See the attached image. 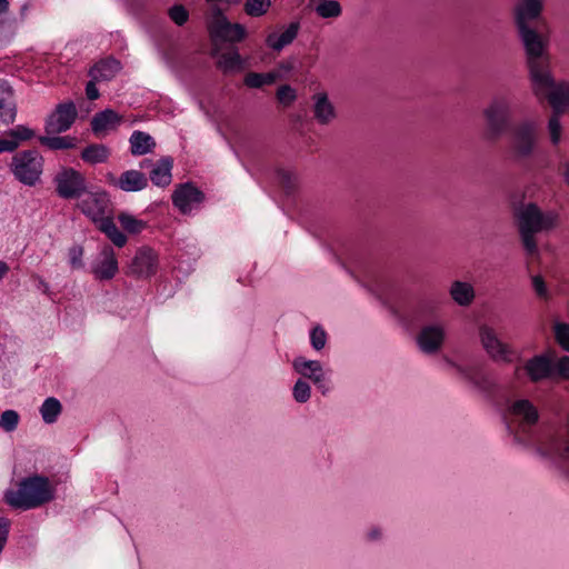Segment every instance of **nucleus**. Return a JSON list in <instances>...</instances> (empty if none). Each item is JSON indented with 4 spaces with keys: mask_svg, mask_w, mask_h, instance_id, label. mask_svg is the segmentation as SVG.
Masks as SVG:
<instances>
[{
    "mask_svg": "<svg viewBox=\"0 0 569 569\" xmlns=\"http://www.w3.org/2000/svg\"><path fill=\"white\" fill-rule=\"evenodd\" d=\"M110 157V149L102 143H91L81 151V159L89 164L104 163Z\"/></svg>",
    "mask_w": 569,
    "mask_h": 569,
    "instance_id": "32",
    "label": "nucleus"
},
{
    "mask_svg": "<svg viewBox=\"0 0 569 569\" xmlns=\"http://www.w3.org/2000/svg\"><path fill=\"white\" fill-rule=\"evenodd\" d=\"M18 148V141L10 139H0V152H11Z\"/></svg>",
    "mask_w": 569,
    "mask_h": 569,
    "instance_id": "52",
    "label": "nucleus"
},
{
    "mask_svg": "<svg viewBox=\"0 0 569 569\" xmlns=\"http://www.w3.org/2000/svg\"><path fill=\"white\" fill-rule=\"evenodd\" d=\"M57 194L61 199H80L87 193V179L83 173L71 167H61L53 177Z\"/></svg>",
    "mask_w": 569,
    "mask_h": 569,
    "instance_id": "11",
    "label": "nucleus"
},
{
    "mask_svg": "<svg viewBox=\"0 0 569 569\" xmlns=\"http://www.w3.org/2000/svg\"><path fill=\"white\" fill-rule=\"evenodd\" d=\"M19 419V413L16 410H6L0 417V428L6 432H12L17 429Z\"/></svg>",
    "mask_w": 569,
    "mask_h": 569,
    "instance_id": "41",
    "label": "nucleus"
},
{
    "mask_svg": "<svg viewBox=\"0 0 569 569\" xmlns=\"http://www.w3.org/2000/svg\"><path fill=\"white\" fill-rule=\"evenodd\" d=\"M172 166L173 159L171 157H162L150 171L151 182L158 187L169 186L172 178Z\"/></svg>",
    "mask_w": 569,
    "mask_h": 569,
    "instance_id": "28",
    "label": "nucleus"
},
{
    "mask_svg": "<svg viewBox=\"0 0 569 569\" xmlns=\"http://www.w3.org/2000/svg\"><path fill=\"white\" fill-rule=\"evenodd\" d=\"M557 172L569 189V158L563 157L559 160Z\"/></svg>",
    "mask_w": 569,
    "mask_h": 569,
    "instance_id": "51",
    "label": "nucleus"
},
{
    "mask_svg": "<svg viewBox=\"0 0 569 569\" xmlns=\"http://www.w3.org/2000/svg\"><path fill=\"white\" fill-rule=\"evenodd\" d=\"M446 338L445 329L441 325L433 323L421 328L417 336V345L421 352L426 355L437 353Z\"/></svg>",
    "mask_w": 569,
    "mask_h": 569,
    "instance_id": "14",
    "label": "nucleus"
},
{
    "mask_svg": "<svg viewBox=\"0 0 569 569\" xmlns=\"http://www.w3.org/2000/svg\"><path fill=\"white\" fill-rule=\"evenodd\" d=\"M77 203L78 209L93 221L112 243L119 248L127 243V236L116 226L109 194L103 190L88 191Z\"/></svg>",
    "mask_w": 569,
    "mask_h": 569,
    "instance_id": "3",
    "label": "nucleus"
},
{
    "mask_svg": "<svg viewBox=\"0 0 569 569\" xmlns=\"http://www.w3.org/2000/svg\"><path fill=\"white\" fill-rule=\"evenodd\" d=\"M53 489L47 477L34 475L23 478L16 490H8L6 502L21 510L38 508L53 499Z\"/></svg>",
    "mask_w": 569,
    "mask_h": 569,
    "instance_id": "4",
    "label": "nucleus"
},
{
    "mask_svg": "<svg viewBox=\"0 0 569 569\" xmlns=\"http://www.w3.org/2000/svg\"><path fill=\"white\" fill-rule=\"evenodd\" d=\"M555 340L558 346L569 352V323L562 321H555L553 326Z\"/></svg>",
    "mask_w": 569,
    "mask_h": 569,
    "instance_id": "37",
    "label": "nucleus"
},
{
    "mask_svg": "<svg viewBox=\"0 0 569 569\" xmlns=\"http://www.w3.org/2000/svg\"><path fill=\"white\" fill-rule=\"evenodd\" d=\"M509 151L517 162L531 159L540 142L539 124L532 119H523L510 129Z\"/></svg>",
    "mask_w": 569,
    "mask_h": 569,
    "instance_id": "8",
    "label": "nucleus"
},
{
    "mask_svg": "<svg viewBox=\"0 0 569 569\" xmlns=\"http://www.w3.org/2000/svg\"><path fill=\"white\" fill-rule=\"evenodd\" d=\"M525 370L532 382H538L551 377L553 365L547 356L538 355L526 362Z\"/></svg>",
    "mask_w": 569,
    "mask_h": 569,
    "instance_id": "22",
    "label": "nucleus"
},
{
    "mask_svg": "<svg viewBox=\"0 0 569 569\" xmlns=\"http://www.w3.org/2000/svg\"><path fill=\"white\" fill-rule=\"evenodd\" d=\"M9 2L8 0H0V14L8 11Z\"/></svg>",
    "mask_w": 569,
    "mask_h": 569,
    "instance_id": "56",
    "label": "nucleus"
},
{
    "mask_svg": "<svg viewBox=\"0 0 569 569\" xmlns=\"http://www.w3.org/2000/svg\"><path fill=\"white\" fill-rule=\"evenodd\" d=\"M313 383L317 386V388H319L322 391L323 395L327 392L328 389L326 388L325 379L321 380V382H313Z\"/></svg>",
    "mask_w": 569,
    "mask_h": 569,
    "instance_id": "57",
    "label": "nucleus"
},
{
    "mask_svg": "<svg viewBox=\"0 0 569 569\" xmlns=\"http://www.w3.org/2000/svg\"><path fill=\"white\" fill-rule=\"evenodd\" d=\"M512 98L508 94L495 96L482 111L485 137L496 141L510 131L513 117Z\"/></svg>",
    "mask_w": 569,
    "mask_h": 569,
    "instance_id": "7",
    "label": "nucleus"
},
{
    "mask_svg": "<svg viewBox=\"0 0 569 569\" xmlns=\"http://www.w3.org/2000/svg\"><path fill=\"white\" fill-rule=\"evenodd\" d=\"M522 43L531 89L537 91L559 81L551 71V59L547 50L548 39L535 26L517 29Z\"/></svg>",
    "mask_w": 569,
    "mask_h": 569,
    "instance_id": "2",
    "label": "nucleus"
},
{
    "mask_svg": "<svg viewBox=\"0 0 569 569\" xmlns=\"http://www.w3.org/2000/svg\"><path fill=\"white\" fill-rule=\"evenodd\" d=\"M279 78L277 72H249L246 74L243 82L249 88H261L264 84H271Z\"/></svg>",
    "mask_w": 569,
    "mask_h": 569,
    "instance_id": "35",
    "label": "nucleus"
},
{
    "mask_svg": "<svg viewBox=\"0 0 569 569\" xmlns=\"http://www.w3.org/2000/svg\"><path fill=\"white\" fill-rule=\"evenodd\" d=\"M299 30L300 23L298 21L291 22L281 34L270 33L266 39V43L272 50L281 51L286 46L293 42Z\"/></svg>",
    "mask_w": 569,
    "mask_h": 569,
    "instance_id": "27",
    "label": "nucleus"
},
{
    "mask_svg": "<svg viewBox=\"0 0 569 569\" xmlns=\"http://www.w3.org/2000/svg\"><path fill=\"white\" fill-rule=\"evenodd\" d=\"M158 267V256L150 247H141L128 266L127 273L137 278L153 276Z\"/></svg>",
    "mask_w": 569,
    "mask_h": 569,
    "instance_id": "13",
    "label": "nucleus"
},
{
    "mask_svg": "<svg viewBox=\"0 0 569 569\" xmlns=\"http://www.w3.org/2000/svg\"><path fill=\"white\" fill-rule=\"evenodd\" d=\"M313 116L320 124H328L336 118V110L333 104L329 101L326 92H320L313 96Z\"/></svg>",
    "mask_w": 569,
    "mask_h": 569,
    "instance_id": "25",
    "label": "nucleus"
},
{
    "mask_svg": "<svg viewBox=\"0 0 569 569\" xmlns=\"http://www.w3.org/2000/svg\"><path fill=\"white\" fill-rule=\"evenodd\" d=\"M271 7V0H247L243 4V11L249 17H261Z\"/></svg>",
    "mask_w": 569,
    "mask_h": 569,
    "instance_id": "39",
    "label": "nucleus"
},
{
    "mask_svg": "<svg viewBox=\"0 0 569 569\" xmlns=\"http://www.w3.org/2000/svg\"><path fill=\"white\" fill-rule=\"evenodd\" d=\"M62 406L57 398L49 397L47 398L42 406L40 407V413L42 420L46 423H53L57 421L59 415L61 413Z\"/></svg>",
    "mask_w": 569,
    "mask_h": 569,
    "instance_id": "34",
    "label": "nucleus"
},
{
    "mask_svg": "<svg viewBox=\"0 0 569 569\" xmlns=\"http://www.w3.org/2000/svg\"><path fill=\"white\" fill-rule=\"evenodd\" d=\"M109 184L124 191V192H138L143 190L148 186V178L139 170H127L116 178L112 173L107 174Z\"/></svg>",
    "mask_w": 569,
    "mask_h": 569,
    "instance_id": "17",
    "label": "nucleus"
},
{
    "mask_svg": "<svg viewBox=\"0 0 569 569\" xmlns=\"http://www.w3.org/2000/svg\"><path fill=\"white\" fill-rule=\"evenodd\" d=\"M292 365L298 373L310 379L312 382H321L323 380V369L318 360H307L298 357L293 360Z\"/></svg>",
    "mask_w": 569,
    "mask_h": 569,
    "instance_id": "26",
    "label": "nucleus"
},
{
    "mask_svg": "<svg viewBox=\"0 0 569 569\" xmlns=\"http://www.w3.org/2000/svg\"><path fill=\"white\" fill-rule=\"evenodd\" d=\"M78 111L73 101H64L56 106L47 117L44 130L48 134H60L68 131L74 123Z\"/></svg>",
    "mask_w": 569,
    "mask_h": 569,
    "instance_id": "12",
    "label": "nucleus"
},
{
    "mask_svg": "<svg viewBox=\"0 0 569 569\" xmlns=\"http://www.w3.org/2000/svg\"><path fill=\"white\" fill-rule=\"evenodd\" d=\"M310 341L316 350H321L326 346L327 335L326 331L321 327H316L312 329L310 333Z\"/></svg>",
    "mask_w": 569,
    "mask_h": 569,
    "instance_id": "46",
    "label": "nucleus"
},
{
    "mask_svg": "<svg viewBox=\"0 0 569 569\" xmlns=\"http://www.w3.org/2000/svg\"><path fill=\"white\" fill-rule=\"evenodd\" d=\"M96 82L93 79L90 80L86 86V94L89 100H96L99 98L100 93L96 86Z\"/></svg>",
    "mask_w": 569,
    "mask_h": 569,
    "instance_id": "53",
    "label": "nucleus"
},
{
    "mask_svg": "<svg viewBox=\"0 0 569 569\" xmlns=\"http://www.w3.org/2000/svg\"><path fill=\"white\" fill-rule=\"evenodd\" d=\"M40 287L43 288L44 291L49 289L48 283L44 282L43 280H40Z\"/></svg>",
    "mask_w": 569,
    "mask_h": 569,
    "instance_id": "58",
    "label": "nucleus"
},
{
    "mask_svg": "<svg viewBox=\"0 0 569 569\" xmlns=\"http://www.w3.org/2000/svg\"><path fill=\"white\" fill-rule=\"evenodd\" d=\"M118 220L129 233H139L146 227V222L126 212L120 213Z\"/></svg>",
    "mask_w": 569,
    "mask_h": 569,
    "instance_id": "40",
    "label": "nucleus"
},
{
    "mask_svg": "<svg viewBox=\"0 0 569 569\" xmlns=\"http://www.w3.org/2000/svg\"><path fill=\"white\" fill-rule=\"evenodd\" d=\"M9 137L13 140L20 141L29 140L34 137V131L26 126H17L9 131Z\"/></svg>",
    "mask_w": 569,
    "mask_h": 569,
    "instance_id": "45",
    "label": "nucleus"
},
{
    "mask_svg": "<svg viewBox=\"0 0 569 569\" xmlns=\"http://www.w3.org/2000/svg\"><path fill=\"white\" fill-rule=\"evenodd\" d=\"M150 162H151L150 160H143V161L141 162V168H143L146 164H148V163H150Z\"/></svg>",
    "mask_w": 569,
    "mask_h": 569,
    "instance_id": "60",
    "label": "nucleus"
},
{
    "mask_svg": "<svg viewBox=\"0 0 569 569\" xmlns=\"http://www.w3.org/2000/svg\"><path fill=\"white\" fill-rule=\"evenodd\" d=\"M121 123V116L112 109H104L97 112L90 122L91 130L96 136H100L107 130L113 129Z\"/></svg>",
    "mask_w": 569,
    "mask_h": 569,
    "instance_id": "24",
    "label": "nucleus"
},
{
    "mask_svg": "<svg viewBox=\"0 0 569 569\" xmlns=\"http://www.w3.org/2000/svg\"><path fill=\"white\" fill-rule=\"evenodd\" d=\"M542 9L541 0H520L512 10L516 29L532 27V22L541 16Z\"/></svg>",
    "mask_w": 569,
    "mask_h": 569,
    "instance_id": "16",
    "label": "nucleus"
},
{
    "mask_svg": "<svg viewBox=\"0 0 569 569\" xmlns=\"http://www.w3.org/2000/svg\"><path fill=\"white\" fill-rule=\"evenodd\" d=\"M121 68V62L118 59L109 57L98 61L90 69L89 76L94 81H110L120 72Z\"/></svg>",
    "mask_w": 569,
    "mask_h": 569,
    "instance_id": "23",
    "label": "nucleus"
},
{
    "mask_svg": "<svg viewBox=\"0 0 569 569\" xmlns=\"http://www.w3.org/2000/svg\"><path fill=\"white\" fill-rule=\"evenodd\" d=\"M281 68L284 70H290L291 66L290 64H281Z\"/></svg>",
    "mask_w": 569,
    "mask_h": 569,
    "instance_id": "59",
    "label": "nucleus"
},
{
    "mask_svg": "<svg viewBox=\"0 0 569 569\" xmlns=\"http://www.w3.org/2000/svg\"><path fill=\"white\" fill-rule=\"evenodd\" d=\"M168 16L179 27L183 26L189 19V12L182 4H174L169 8Z\"/></svg>",
    "mask_w": 569,
    "mask_h": 569,
    "instance_id": "43",
    "label": "nucleus"
},
{
    "mask_svg": "<svg viewBox=\"0 0 569 569\" xmlns=\"http://www.w3.org/2000/svg\"><path fill=\"white\" fill-rule=\"evenodd\" d=\"M292 395L297 402L305 403L310 399L311 388L307 381L299 379L293 386Z\"/></svg>",
    "mask_w": 569,
    "mask_h": 569,
    "instance_id": "42",
    "label": "nucleus"
},
{
    "mask_svg": "<svg viewBox=\"0 0 569 569\" xmlns=\"http://www.w3.org/2000/svg\"><path fill=\"white\" fill-rule=\"evenodd\" d=\"M206 26L212 43L211 56H218L222 43H238L247 37L244 26L230 22L217 3L210 4L206 16Z\"/></svg>",
    "mask_w": 569,
    "mask_h": 569,
    "instance_id": "6",
    "label": "nucleus"
},
{
    "mask_svg": "<svg viewBox=\"0 0 569 569\" xmlns=\"http://www.w3.org/2000/svg\"><path fill=\"white\" fill-rule=\"evenodd\" d=\"M380 536H381V532H380V530H379V529H377V528L371 529V530L369 531V533H368V538H369L370 540H377V539H379V538H380Z\"/></svg>",
    "mask_w": 569,
    "mask_h": 569,
    "instance_id": "54",
    "label": "nucleus"
},
{
    "mask_svg": "<svg viewBox=\"0 0 569 569\" xmlns=\"http://www.w3.org/2000/svg\"><path fill=\"white\" fill-rule=\"evenodd\" d=\"M553 372L561 379H569V356H562L553 366Z\"/></svg>",
    "mask_w": 569,
    "mask_h": 569,
    "instance_id": "49",
    "label": "nucleus"
},
{
    "mask_svg": "<svg viewBox=\"0 0 569 569\" xmlns=\"http://www.w3.org/2000/svg\"><path fill=\"white\" fill-rule=\"evenodd\" d=\"M548 451L563 460H569V440L562 437H552L548 445Z\"/></svg>",
    "mask_w": 569,
    "mask_h": 569,
    "instance_id": "38",
    "label": "nucleus"
},
{
    "mask_svg": "<svg viewBox=\"0 0 569 569\" xmlns=\"http://www.w3.org/2000/svg\"><path fill=\"white\" fill-rule=\"evenodd\" d=\"M16 117L17 106L13 90L8 82L0 80V127L12 123Z\"/></svg>",
    "mask_w": 569,
    "mask_h": 569,
    "instance_id": "21",
    "label": "nucleus"
},
{
    "mask_svg": "<svg viewBox=\"0 0 569 569\" xmlns=\"http://www.w3.org/2000/svg\"><path fill=\"white\" fill-rule=\"evenodd\" d=\"M510 209L525 252L527 256H538L536 236L556 229L559 226V213L555 210L543 211L536 202L521 200L512 201Z\"/></svg>",
    "mask_w": 569,
    "mask_h": 569,
    "instance_id": "1",
    "label": "nucleus"
},
{
    "mask_svg": "<svg viewBox=\"0 0 569 569\" xmlns=\"http://www.w3.org/2000/svg\"><path fill=\"white\" fill-rule=\"evenodd\" d=\"M532 288L536 295L541 299H547L549 297V291L543 278L540 274H536L531 278Z\"/></svg>",
    "mask_w": 569,
    "mask_h": 569,
    "instance_id": "48",
    "label": "nucleus"
},
{
    "mask_svg": "<svg viewBox=\"0 0 569 569\" xmlns=\"http://www.w3.org/2000/svg\"><path fill=\"white\" fill-rule=\"evenodd\" d=\"M129 141L133 156L147 154L156 147L154 139L149 133L139 130L132 132Z\"/></svg>",
    "mask_w": 569,
    "mask_h": 569,
    "instance_id": "30",
    "label": "nucleus"
},
{
    "mask_svg": "<svg viewBox=\"0 0 569 569\" xmlns=\"http://www.w3.org/2000/svg\"><path fill=\"white\" fill-rule=\"evenodd\" d=\"M316 13L323 18H338L342 13L340 3L336 0H321L315 8Z\"/></svg>",
    "mask_w": 569,
    "mask_h": 569,
    "instance_id": "36",
    "label": "nucleus"
},
{
    "mask_svg": "<svg viewBox=\"0 0 569 569\" xmlns=\"http://www.w3.org/2000/svg\"><path fill=\"white\" fill-rule=\"evenodd\" d=\"M82 256L83 249L81 246H73L69 249V260L72 268L79 269L83 267Z\"/></svg>",
    "mask_w": 569,
    "mask_h": 569,
    "instance_id": "50",
    "label": "nucleus"
},
{
    "mask_svg": "<svg viewBox=\"0 0 569 569\" xmlns=\"http://www.w3.org/2000/svg\"><path fill=\"white\" fill-rule=\"evenodd\" d=\"M9 271V266L4 261H0V280L7 274Z\"/></svg>",
    "mask_w": 569,
    "mask_h": 569,
    "instance_id": "55",
    "label": "nucleus"
},
{
    "mask_svg": "<svg viewBox=\"0 0 569 569\" xmlns=\"http://www.w3.org/2000/svg\"><path fill=\"white\" fill-rule=\"evenodd\" d=\"M43 158L32 149L17 153L12 158V172L18 181L26 186H34L41 177Z\"/></svg>",
    "mask_w": 569,
    "mask_h": 569,
    "instance_id": "10",
    "label": "nucleus"
},
{
    "mask_svg": "<svg viewBox=\"0 0 569 569\" xmlns=\"http://www.w3.org/2000/svg\"><path fill=\"white\" fill-rule=\"evenodd\" d=\"M531 91L539 102L548 101L551 107V114L548 119L547 128L551 144L558 146L562 134L560 117L569 104V82L560 80L552 86H545L538 91L531 89Z\"/></svg>",
    "mask_w": 569,
    "mask_h": 569,
    "instance_id": "5",
    "label": "nucleus"
},
{
    "mask_svg": "<svg viewBox=\"0 0 569 569\" xmlns=\"http://www.w3.org/2000/svg\"><path fill=\"white\" fill-rule=\"evenodd\" d=\"M449 292L452 300L461 307L469 306L475 299L473 287L465 281H453Z\"/></svg>",
    "mask_w": 569,
    "mask_h": 569,
    "instance_id": "31",
    "label": "nucleus"
},
{
    "mask_svg": "<svg viewBox=\"0 0 569 569\" xmlns=\"http://www.w3.org/2000/svg\"><path fill=\"white\" fill-rule=\"evenodd\" d=\"M278 179L287 193H290L296 186V177L292 172L286 170H278Z\"/></svg>",
    "mask_w": 569,
    "mask_h": 569,
    "instance_id": "47",
    "label": "nucleus"
},
{
    "mask_svg": "<svg viewBox=\"0 0 569 569\" xmlns=\"http://www.w3.org/2000/svg\"><path fill=\"white\" fill-rule=\"evenodd\" d=\"M511 417L521 426L531 427L539 420V412L535 405L528 399H518L509 407Z\"/></svg>",
    "mask_w": 569,
    "mask_h": 569,
    "instance_id": "20",
    "label": "nucleus"
},
{
    "mask_svg": "<svg viewBox=\"0 0 569 569\" xmlns=\"http://www.w3.org/2000/svg\"><path fill=\"white\" fill-rule=\"evenodd\" d=\"M478 335L482 349L492 361L511 363L520 359V353L511 345L503 342L491 326L480 325Z\"/></svg>",
    "mask_w": 569,
    "mask_h": 569,
    "instance_id": "9",
    "label": "nucleus"
},
{
    "mask_svg": "<svg viewBox=\"0 0 569 569\" xmlns=\"http://www.w3.org/2000/svg\"><path fill=\"white\" fill-rule=\"evenodd\" d=\"M203 199V192L192 182L177 186L172 193V203L184 214L192 210L193 204L201 203Z\"/></svg>",
    "mask_w": 569,
    "mask_h": 569,
    "instance_id": "15",
    "label": "nucleus"
},
{
    "mask_svg": "<svg viewBox=\"0 0 569 569\" xmlns=\"http://www.w3.org/2000/svg\"><path fill=\"white\" fill-rule=\"evenodd\" d=\"M297 98L296 90L289 84H282L277 90V99L286 106L292 103Z\"/></svg>",
    "mask_w": 569,
    "mask_h": 569,
    "instance_id": "44",
    "label": "nucleus"
},
{
    "mask_svg": "<svg viewBox=\"0 0 569 569\" xmlns=\"http://www.w3.org/2000/svg\"><path fill=\"white\" fill-rule=\"evenodd\" d=\"M451 366H453L457 371L470 383L473 385L479 391L485 393H492L497 385L493 379L485 372L481 368L478 367H461L451 361H449Z\"/></svg>",
    "mask_w": 569,
    "mask_h": 569,
    "instance_id": "19",
    "label": "nucleus"
},
{
    "mask_svg": "<svg viewBox=\"0 0 569 569\" xmlns=\"http://www.w3.org/2000/svg\"><path fill=\"white\" fill-rule=\"evenodd\" d=\"M39 142L50 150H68L76 147V138L70 136L61 137L59 134L40 136Z\"/></svg>",
    "mask_w": 569,
    "mask_h": 569,
    "instance_id": "33",
    "label": "nucleus"
},
{
    "mask_svg": "<svg viewBox=\"0 0 569 569\" xmlns=\"http://www.w3.org/2000/svg\"><path fill=\"white\" fill-rule=\"evenodd\" d=\"M217 67L224 73L239 71L243 69V60L237 49L227 52L218 51Z\"/></svg>",
    "mask_w": 569,
    "mask_h": 569,
    "instance_id": "29",
    "label": "nucleus"
},
{
    "mask_svg": "<svg viewBox=\"0 0 569 569\" xmlns=\"http://www.w3.org/2000/svg\"><path fill=\"white\" fill-rule=\"evenodd\" d=\"M91 272L98 280H110L118 272V261L110 246L104 247L91 264Z\"/></svg>",
    "mask_w": 569,
    "mask_h": 569,
    "instance_id": "18",
    "label": "nucleus"
}]
</instances>
